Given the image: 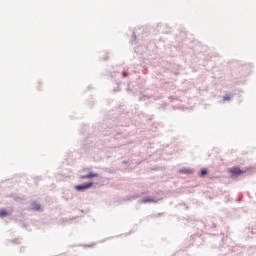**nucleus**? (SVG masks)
I'll return each mask as SVG.
<instances>
[{"label":"nucleus","mask_w":256,"mask_h":256,"mask_svg":"<svg viewBox=\"0 0 256 256\" xmlns=\"http://www.w3.org/2000/svg\"><path fill=\"white\" fill-rule=\"evenodd\" d=\"M179 173H182L183 175H193L194 171L190 168H181Z\"/></svg>","instance_id":"9d476101"},{"label":"nucleus","mask_w":256,"mask_h":256,"mask_svg":"<svg viewBox=\"0 0 256 256\" xmlns=\"http://www.w3.org/2000/svg\"><path fill=\"white\" fill-rule=\"evenodd\" d=\"M127 75H128V74H127L126 71H123V72H122V77H127Z\"/></svg>","instance_id":"6ab92c4d"},{"label":"nucleus","mask_w":256,"mask_h":256,"mask_svg":"<svg viewBox=\"0 0 256 256\" xmlns=\"http://www.w3.org/2000/svg\"><path fill=\"white\" fill-rule=\"evenodd\" d=\"M117 91H119V89H114V93H117Z\"/></svg>","instance_id":"b1692460"},{"label":"nucleus","mask_w":256,"mask_h":256,"mask_svg":"<svg viewBox=\"0 0 256 256\" xmlns=\"http://www.w3.org/2000/svg\"><path fill=\"white\" fill-rule=\"evenodd\" d=\"M103 135H111L114 139H119V137H121V133L118 132L115 134V130H105L103 131Z\"/></svg>","instance_id":"423d86ee"},{"label":"nucleus","mask_w":256,"mask_h":256,"mask_svg":"<svg viewBox=\"0 0 256 256\" xmlns=\"http://www.w3.org/2000/svg\"><path fill=\"white\" fill-rule=\"evenodd\" d=\"M241 199H243L242 196H241L240 198L236 199V201H237L238 203H240Z\"/></svg>","instance_id":"5701e85b"},{"label":"nucleus","mask_w":256,"mask_h":256,"mask_svg":"<svg viewBox=\"0 0 256 256\" xmlns=\"http://www.w3.org/2000/svg\"><path fill=\"white\" fill-rule=\"evenodd\" d=\"M206 231H217V222H215V218H208L206 223L204 224Z\"/></svg>","instance_id":"7ed1b4c3"},{"label":"nucleus","mask_w":256,"mask_h":256,"mask_svg":"<svg viewBox=\"0 0 256 256\" xmlns=\"http://www.w3.org/2000/svg\"><path fill=\"white\" fill-rule=\"evenodd\" d=\"M231 94H226L223 96V101H231Z\"/></svg>","instance_id":"4468645a"},{"label":"nucleus","mask_w":256,"mask_h":256,"mask_svg":"<svg viewBox=\"0 0 256 256\" xmlns=\"http://www.w3.org/2000/svg\"><path fill=\"white\" fill-rule=\"evenodd\" d=\"M207 175H209V169L207 168H201L198 172V177H201L202 179L207 177Z\"/></svg>","instance_id":"1a4fd4ad"},{"label":"nucleus","mask_w":256,"mask_h":256,"mask_svg":"<svg viewBox=\"0 0 256 256\" xmlns=\"http://www.w3.org/2000/svg\"><path fill=\"white\" fill-rule=\"evenodd\" d=\"M139 195H130V196H127V199L128 201L131 200V199H138Z\"/></svg>","instance_id":"dca6fc26"},{"label":"nucleus","mask_w":256,"mask_h":256,"mask_svg":"<svg viewBox=\"0 0 256 256\" xmlns=\"http://www.w3.org/2000/svg\"><path fill=\"white\" fill-rule=\"evenodd\" d=\"M147 99H149V96L147 95H142L138 98V101H147Z\"/></svg>","instance_id":"ddd939ff"},{"label":"nucleus","mask_w":256,"mask_h":256,"mask_svg":"<svg viewBox=\"0 0 256 256\" xmlns=\"http://www.w3.org/2000/svg\"><path fill=\"white\" fill-rule=\"evenodd\" d=\"M139 203H157V200L154 197L148 196L140 199Z\"/></svg>","instance_id":"6e6552de"},{"label":"nucleus","mask_w":256,"mask_h":256,"mask_svg":"<svg viewBox=\"0 0 256 256\" xmlns=\"http://www.w3.org/2000/svg\"><path fill=\"white\" fill-rule=\"evenodd\" d=\"M169 99H177V96H169Z\"/></svg>","instance_id":"4be33fe9"},{"label":"nucleus","mask_w":256,"mask_h":256,"mask_svg":"<svg viewBox=\"0 0 256 256\" xmlns=\"http://www.w3.org/2000/svg\"><path fill=\"white\" fill-rule=\"evenodd\" d=\"M229 173L232 177H241V175H245V173H247V170L240 169L239 166H234L229 169Z\"/></svg>","instance_id":"20e7f679"},{"label":"nucleus","mask_w":256,"mask_h":256,"mask_svg":"<svg viewBox=\"0 0 256 256\" xmlns=\"http://www.w3.org/2000/svg\"><path fill=\"white\" fill-rule=\"evenodd\" d=\"M95 177H99V173L90 171L86 175H80V179H95Z\"/></svg>","instance_id":"39448f33"},{"label":"nucleus","mask_w":256,"mask_h":256,"mask_svg":"<svg viewBox=\"0 0 256 256\" xmlns=\"http://www.w3.org/2000/svg\"><path fill=\"white\" fill-rule=\"evenodd\" d=\"M104 59H105V61H107L109 58L106 57V58H104Z\"/></svg>","instance_id":"a878e982"},{"label":"nucleus","mask_w":256,"mask_h":256,"mask_svg":"<svg viewBox=\"0 0 256 256\" xmlns=\"http://www.w3.org/2000/svg\"><path fill=\"white\" fill-rule=\"evenodd\" d=\"M31 208H32L33 211H41V204L33 201L31 203Z\"/></svg>","instance_id":"9b49d317"},{"label":"nucleus","mask_w":256,"mask_h":256,"mask_svg":"<svg viewBox=\"0 0 256 256\" xmlns=\"http://www.w3.org/2000/svg\"><path fill=\"white\" fill-rule=\"evenodd\" d=\"M179 31H180V34L179 36H176V37H177L178 43H181V41H183V39L187 37V32L183 27H180Z\"/></svg>","instance_id":"0eeeda50"},{"label":"nucleus","mask_w":256,"mask_h":256,"mask_svg":"<svg viewBox=\"0 0 256 256\" xmlns=\"http://www.w3.org/2000/svg\"><path fill=\"white\" fill-rule=\"evenodd\" d=\"M166 108H167V103H163V104L158 106L159 110H165Z\"/></svg>","instance_id":"2eb2a0df"},{"label":"nucleus","mask_w":256,"mask_h":256,"mask_svg":"<svg viewBox=\"0 0 256 256\" xmlns=\"http://www.w3.org/2000/svg\"><path fill=\"white\" fill-rule=\"evenodd\" d=\"M161 215H163V213H158V217H161Z\"/></svg>","instance_id":"393cba45"},{"label":"nucleus","mask_w":256,"mask_h":256,"mask_svg":"<svg viewBox=\"0 0 256 256\" xmlns=\"http://www.w3.org/2000/svg\"><path fill=\"white\" fill-rule=\"evenodd\" d=\"M127 163H129V161H127V160L122 161L123 165H127Z\"/></svg>","instance_id":"aec40b11"},{"label":"nucleus","mask_w":256,"mask_h":256,"mask_svg":"<svg viewBox=\"0 0 256 256\" xmlns=\"http://www.w3.org/2000/svg\"><path fill=\"white\" fill-rule=\"evenodd\" d=\"M21 227H22L23 229H25V228L27 227V224L23 223V224L21 225Z\"/></svg>","instance_id":"412c9836"},{"label":"nucleus","mask_w":256,"mask_h":256,"mask_svg":"<svg viewBox=\"0 0 256 256\" xmlns=\"http://www.w3.org/2000/svg\"><path fill=\"white\" fill-rule=\"evenodd\" d=\"M147 29L145 27H137L133 30L132 36L130 38L131 45H136L137 41L140 39H145L147 37Z\"/></svg>","instance_id":"f257e3e1"},{"label":"nucleus","mask_w":256,"mask_h":256,"mask_svg":"<svg viewBox=\"0 0 256 256\" xmlns=\"http://www.w3.org/2000/svg\"><path fill=\"white\" fill-rule=\"evenodd\" d=\"M95 185V182H84L82 184H78L74 186L75 191L79 193H84V191H88V189H92Z\"/></svg>","instance_id":"f03ea898"},{"label":"nucleus","mask_w":256,"mask_h":256,"mask_svg":"<svg viewBox=\"0 0 256 256\" xmlns=\"http://www.w3.org/2000/svg\"><path fill=\"white\" fill-rule=\"evenodd\" d=\"M11 243H14L15 245H19V239L15 238V239L11 240Z\"/></svg>","instance_id":"f3484780"},{"label":"nucleus","mask_w":256,"mask_h":256,"mask_svg":"<svg viewBox=\"0 0 256 256\" xmlns=\"http://www.w3.org/2000/svg\"><path fill=\"white\" fill-rule=\"evenodd\" d=\"M191 239H201V237H200V236H197V235H195V234H193V235L191 236Z\"/></svg>","instance_id":"a211bd4d"},{"label":"nucleus","mask_w":256,"mask_h":256,"mask_svg":"<svg viewBox=\"0 0 256 256\" xmlns=\"http://www.w3.org/2000/svg\"><path fill=\"white\" fill-rule=\"evenodd\" d=\"M9 216V211L7 209H0V217L5 218Z\"/></svg>","instance_id":"f8f14e48"}]
</instances>
